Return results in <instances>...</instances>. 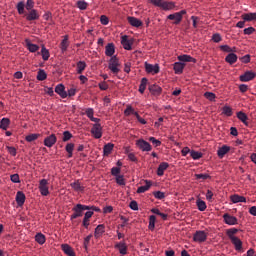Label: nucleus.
Returning a JSON list of instances; mask_svg holds the SVG:
<instances>
[{
  "mask_svg": "<svg viewBox=\"0 0 256 256\" xmlns=\"http://www.w3.org/2000/svg\"><path fill=\"white\" fill-rule=\"evenodd\" d=\"M26 19L27 21H36V19H39V14L37 13V10L31 9L26 16Z\"/></svg>",
  "mask_w": 256,
  "mask_h": 256,
  "instance_id": "nucleus-34",
  "label": "nucleus"
},
{
  "mask_svg": "<svg viewBox=\"0 0 256 256\" xmlns=\"http://www.w3.org/2000/svg\"><path fill=\"white\" fill-rule=\"evenodd\" d=\"M69 48V36H64L63 40L60 43V49L62 53H65Z\"/></svg>",
  "mask_w": 256,
  "mask_h": 256,
  "instance_id": "nucleus-33",
  "label": "nucleus"
},
{
  "mask_svg": "<svg viewBox=\"0 0 256 256\" xmlns=\"http://www.w3.org/2000/svg\"><path fill=\"white\" fill-rule=\"evenodd\" d=\"M75 149V144L69 143L66 145V151L68 153V157H73V150Z\"/></svg>",
  "mask_w": 256,
  "mask_h": 256,
  "instance_id": "nucleus-47",
  "label": "nucleus"
},
{
  "mask_svg": "<svg viewBox=\"0 0 256 256\" xmlns=\"http://www.w3.org/2000/svg\"><path fill=\"white\" fill-rule=\"evenodd\" d=\"M38 189L43 197H47L49 195V181L47 179L40 180Z\"/></svg>",
  "mask_w": 256,
  "mask_h": 256,
  "instance_id": "nucleus-4",
  "label": "nucleus"
},
{
  "mask_svg": "<svg viewBox=\"0 0 256 256\" xmlns=\"http://www.w3.org/2000/svg\"><path fill=\"white\" fill-rule=\"evenodd\" d=\"M55 143H57V136H55V134H51L44 139L45 147L51 148Z\"/></svg>",
  "mask_w": 256,
  "mask_h": 256,
  "instance_id": "nucleus-12",
  "label": "nucleus"
},
{
  "mask_svg": "<svg viewBox=\"0 0 256 256\" xmlns=\"http://www.w3.org/2000/svg\"><path fill=\"white\" fill-rule=\"evenodd\" d=\"M105 55L107 57H114L113 55H115V44L114 43H109L106 47H105Z\"/></svg>",
  "mask_w": 256,
  "mask_h": 256,
  "instance_id": "nucleus-24",
  "label": "nucleus"
},
{
  "mask_svg": "<svg viewBox=\"0 0 256 256\" xmlns=\"http://www.w3.org/2000/svg\"><path fill=\"white\" fill-rule=\"evenodd\" d=\"M135 113H139V112L135 111V109H133L132 105H127L126 109L124 110V115L126 117H129V115L135 116Z\"/></svg>",
  "mask_w": 256,
  "mask_h": 256,
  "instance_id": "nucleus-40",
  "label": "nucleus"
},
{
  "mask_svg": "<svg viewBox=\"0 0 256 256\" xmlns=\"http://www.w3.org/2000/svg\"><path fill=\"white\" fill-rule=\"evenodd\" d=\"M127 19H128V23H129L132 27L139 28V27H142V26H143V21H141V20L138 19V18H135V17H133V16H129Z\"/></svg>",
  "mask_w": 256,
  "mask_h": 256,
  "instance_id": "nucleus-17",
  "label": "nucleus"
},
{
  "mask_svg": "<svg viewBox=\"0 0 256 256\" xmlns=\"http://www.w3.org/2000/svg\"><path fill=\"white\" fill-rule=\"evenodd\" d=\"M39 137H41L40 134L34 133V134H30L28 136H26V141L28 143H32V141H37V139H39Z\"/></svg>",
  "mask_w": 256,
  "mask_h": 256,
  "instance_id": "nucleus-43",
  "label": "nucleus"
},
{
  "mask_svg": "<svg viewBox=\"0 0 256 256\" xmlns=\"http://www.w3.org/2000/svg\"><path fill=\"white\" fill-rule=\"evenodd\" d=\"M103 233H105V225L100 224L95 228V231H94L95 239H99V237H103Z\"/></svg>",
  "mask_w": 256,
  "mask_h": 256,
  "instance_id": "nucleus-23",
  "label": "nucleus"
},
{
  "mask_svg": "<svg viewBox=\"0 0 256 256\" xmlns=\"http://www.w3.org/2000/svg\"><path fill=\"white\" fill-rule=\"evenodd\" d=\"M17 11H18L19 15H23V13H25V3L23 1L18 2Z\"/></svg>",
  "mask_w": 256,
  "mask_h": 256,
  "instance_id": "nucleus-50",
  "label": "nucleus"
},
{
  "mask_svg": "<svg viewBox=\"0 0 256 256\" xmlns=\"http://www.w3.org/2000/svg\"><path fill=\"white\" fill-rule=\"evenodd\" d=\"M204 97L208 99V101H214L216 96L213 92H205Z\"/></svg>",
  "mask_w": 256,
  "mask_h": 256,
  "instance_id": "nucleus-56",
  "label": "nucleus"
},
{
  "mask_svg": "<svg viewBox=\"0 0 256 256\" xmlns=\"http://www.w3.org/2000/svg\"><path fill=\"white\" fill-rule=\"evenodd\" d=\"M155 221H157V217L155 215H151L149 218V229L153 231L155 229Z\"/></svg>",
  "mask_w": 256,
  "mask_h": 256,
  "instance_id": "nucleus-49",
  "label": "nucleus"
},
{
  "mask_svg": "<svg viewBox=\"0 0 256 256\" xmlns=\"http://www.w3.org/2000/svg\"><path fill=\"white\" fill-rule=\"evenodd\" d=\"M177 59L178 61H180V63H197V60L195 58L187 54L179 55Z\"/></svg>",
  "mask_w": 256,
  "mask_h": 256,
  "instance_id": "nucleus-13",
  "label": "nucleus"
},
{
  "mask_svg": "<svg viewBox=\"0 0 256 256\" xmlns=\"http://www.w3.org/2000/svg\"><path fill=\"white\" fill-rule=\"evenodd\" d=\"M229 151H231V147L228 145H223L222 147H220L217 150V155H218L219 159H223V157H225L227 155V153H229Z\"/></svg>",
  "mask_w": 256,
  "mask_h": 256,
  "instance_id": "nucleus-16",
  "label": "nucleus"
},
{
  "mask_svg": "<svg viewBox=\"0 0 256 256\" xmlns=\"http://www.w3.org/2000/svg\"><path fill=\"white\" fill-rule=\"evenodd\" d=\"M237 117L239 121H241L246 127L249 126V122H247L249 120V117L247 116V114L240 111L237 113Z\"/></svg>",
  "mask_w": 256,
  "mask_h": 256,
  "instance_id": "nucleus-32",
  "label": "nucleus"
},
{
  "mask_svg": "<svg viewBox=\"0 0 256 256\" xmlns=\"http://www.w3.org/2000/svg\"><path fill=\"white\" fill-rule=\"evenodd\" d=\"M241 18L246 22L256 21V12L244 13Z\"/></svg>",
  "mask_w": 256,
  "mask_h": 256,
  "instance_id": "nucleus-26",
  "label": "nucleus"
},
{
  "mask_svg": "<svg viewBox=\"0 0 256 256\" xmlns=\"http://www.w3.org/2000/svg\"><path fill=\"white\" fill-rule=\"evenodd\" d=\"M149 141L155 146V147H160L161 142L159 140H157V138L155 137H150Z\"/></svg>",
  "mask_w": 256,
  "mask_h": 256,
  "instance_id": "nucleus-62",
  "label": "nucleus"
},
{
  "mask_svg": "<svg viewBox=\"0 0 256 256\" xmlns=\"http://www.w3.org/2000/svg\"><path fill=\"white\" fill-rule=\"evenodd\" d=\"M136 145L139 148L140 151H146L149 152L151 151V144H149V142L143 140V139H139L136 141Z\"/></svg>",
  "mask_w": 256,
  "mask_h": 256,
  "instance_id": "nucleus-8",
  "label": "nucleus"
},
{
  "mask_svg": "<svg viewBox=\"0 0 256 256\" xmlns=\"http://www.w3.org/2000/svg\"><path fill=\"white\" fill-rule=\"evenodd\" d=\"M10 181H12V183H21V179L19 178V174H12L10 176Z\"/></svg>",
  "mask_w": 256,
  "mask_h": 256,
  "instance_id": "nucleus-57",
  "label": "nucleus"
},
{
  "mask_svg": "<svg viewBox=\"0 0 256 256\" xmlns=\"http://www.w3.org/2000/svg\"><path fill=\"white\" fill-rule=\"evenodd\" d=\"M223 115H226V117H231L233 115V110L229 106H224L222 108Z\"/></svg>",
  "mask_w": 256,
  "mask_h": 256,
  "instance_id": "nucleus-48",
  "label": "nucleus"
},
{
  "mask_svg": "<svg viewBox=\"0 0 256 256\" xmlns=\"http://www.w3.org/2000/svg\"><path fill=\"white\" fill-rule=\"evenodd\" d=\"M149 91L152 95H161V91H163V89L159 85L154 84L149 87Z\"/></svg>",
  "mask_w": 256,
  "mask_h": 256,
  "instance_id": "nucleus-36",
  "label": "nucleus"
},
{
  "mask_svg": "<svg viewBox=\"0 0 256 256\" xmlns=\"http://www.w3.org/2000/svg\"><path fill=\"white\" fill-rule=\"evenodd\" d=\"M230 201L233 203H247V198H245V196H240L239 194H234L230 196Z\"/></svg>",
  "mask_w": 256,
  "mask_h": 256,
  "instance_id": "nucleus-21",
  "label": "nucleus"
},
{
  "mask_svg": "<svg viewBox=\"0 0 256 256\" xmlns=\"http://www.w3.org/2000/svg\"><path fill=\"white\" fill-rule=\"evenodd\" d=\"M145 70L146 73H150L151 75H157V73H159L160 71L159 64L153 65L145 62Z\"/></svg>",
  "mask_w": 256,
  "mask_h": 256,
  "instance_id": "nucleus-9",
  "label": "nucleus"
},
{
  "mask_svg": "<svg viewBox=\"0 0 256 256\" xmlns=\"http://www.w3.org/2000/svg\"><path fill=\"white\" fill-rule=\"evenodd\" d=\"M155 199H165V193L161 191L154 192Z\"/></svg>",
  "mask_w": 256,
  "mask_h": 256,
  "instance_id": "nucleus-61",
  "label": "nucleus"
},
{
  "mask_svg": "<svg viewBox=\"0 0 256 256\" xmlns=\"http://www.w3.org/2000/svg\"><path fill=\"white\" fill-rule=\"evenodd\" d=\"M226 63H229V65H233V63H237V54L230 53L225 58Z\"/></svg>",
  "mask_w": 256,
  "mask_h": 256,
  "instance_id": "nucleus-37",
  "label": "nucleus"
},
{
  "mask_svg": "<svg viewBox=\"0 0 256 256\" xmlns=\"http://www.w3.org/2000/svg\"><path fill=\"white\" fill-rule=\"evenodd\" d=\"M256 77V73L253 71H246L244 74L240 75L239 80L242 83H247L249 81H253Z\"/></svg>",
  "mask_w": 256,
  "mask_h": 256,
  "instance_id": "nucleus-7",
  "label": "nucleus"
},
{
  "mask_svg": "<svg viewBox=\"0 0 256 256\" xmlns=\"http://www.w3.org/2000/svg\"><path fill=\"white\" fill-rule=\"evenodd\" d=\"M211 176L209 174H195V178L198 180L205 181L206 179H209Z\"/></svg>",
  "mask_w": 256,
  "mask_h": 256,
  "instance_id": "nucleus-58",
  "label": "nucleus"
},
{
  "mask_svg": "<svg viewBox=\"0 0 256 256\" xmlns=\"http://www.w3.org/2000/svg\"><path fill=\"white\" fill-rule=\"evenodd\" d=\"M40 55L42 56L43 61H49L51 54L49 53V49L45 47V45L41 46Z\"/></svg>",
  "mask_w": 256,
  "mask_h": 256,
  "instance_id": "nucleus-29",
  "label": "nucleus"
},
{
  "mask_svg": "<svg viewBox=\"0 0 256 256\" xmlns=\"http://www.w3.org/2000/svg\"><path fill=\"white\" fill-rule=\"evenodd\" d=\"M230 241L234 244L236 251H241V249H243V242L238 237L232 238Z\"/></svg>",
  "mask_w": 256,
  "mask_h": 256,
  "instance_id": "nucleus-31",
  "label": "nucleus"
},
{
  "mask_svg": "<svg viewBox=\"0 0 256 256\" xmlns=\"http://www.w3.org/2000/svg\"><path fill=\"white\" fill-rule=\"evenodd\" d=\"M55 93H57V95H59L62 99H67V91H65V85L58 84L55 87Z\"/></svg>",
  "mask_w": 256,
  "mask_h": 256,
  "instance_id": "nucleus-15",
  "label": "nucleus"
},
{
  "mask_svg": "<svg viewBox=\"0 0 256 256\" xmlns=\"http://www.w3.org/2000/svg\"><path fill=\"white\" fill-rule=\"evenodd\" d=\"M35 241H36V243H38L39 245H45L46 238H45V236L43 235V233H37V234L35 235Z\"/></svg>",
  "mask_w": 256,
  "mask_h": 256,
  "instance_id": "nucleus-39",
  "label": "nucleus"
},
{
  "mask_svg": "<svg viewBox=\"0 0 256 256\" xmlns=\"http://www.w3.org/2000/svg\"><path fill=\"white\" fill-rule=\"evenodd\" d=\"M237 228H232V229H228L227 230V235H228V237H229V239L231 240V239H235V237H237V236H235V234L237 233Z\"/></svg>",
  "mask_w": 256,
  "mask_h": 256,
  "instance_id": "nucleus-51",
  "label": "nucleus"
},
{
  "mask_svg": "<svg viewBox=\"0 0 256 256\" xmlns=\"http://www.w3.org/2000/svg\"><path fill=\"white\" fill-rule=\"evenodd\" d=\"M173 68H174V73H176V75H181V73H183V70L185 69V63L175 62Z\"/></svg>",
  "mask_w": 256,
  "mask_h": 256,
  "instance_id": "nucleus-25",
  "label": "nucleus"
},
{
  "mask_svg": "<svg viewBox=\"0 0 256 256\" xmlns=\"http://www.w3.org/2000/svg\"><path fill=\"white\" fill-rule=\"evenodd\" d=\"M74 213L71 215V219H77L78 217H83V204H77L73 208Z\"/></svg>",
  "mask_w": 256,
  "mask_h": 256,
  "instance_id": "nucleus-11",
  "label": "nucleus"
},
{
  "mask_svg": "<svg viewBox=\"0 0 256 256\" xmlns=\"http://www.w3.org/2000/svg\"><path fill=\"white\" fill-rule=\"evenodd\" d=\"M155 7H160L163 11H173L175 2H167L165 0H149Z\"/></svg>",
  "mask_w": 256,
  "mask_h": 256,
  "instance_id": "nucleus-1",
  "label": "nucleus"
},
{
  "mask_svg": "<svg viewBox=\"0 0 256 256\" xmlns=\"http://www.w3.org/2000/svg\"><path fill=\"white\" fill-rule=\"evenodd\" d=\"M16 203L19 207L25 204V193L18 191L16 194Z\"/></svg>",
  "mask_w": 256,
  "mask_h": 256,
  "instance_id": "nucleus-30",
  "label": "nucleus"
},
{
  "mask_svg": "<svg viewBox=\"0 0 256 256\" xmlns=\"http://www.w3.org/2000/svg\"><path fill=\"white\" fill-rule=\"evenodd\" d=\"M193 241L196 243H205L207 241V232L205 231H196L193 236Z\"/></svg>",
  "mask_w": 256,
  "mask_h": 256,
  "instance_id": "nucleus-5",
  "label": "nucleus"
},
{
  "mask_svg": "<svg viewBox=\"0 0 256 256\" xmlns=\"http://www.w3.org/2000/svg\"><path fill=\"white\" fill-rule=\"evenodd\" d=\"M87 67V64L83 61H79L77 63V73L81 74L85 71V68Z\"/></svg>",
  "mask_w": 256,
  "mask_h": 256,
  "instance_id": "nucleus-45",
  "label": "nucleus"
},
{
  "mask_svg": "<svg viewBox=\"0 0 256 256\" xmlns=\"http://www.w3.org/2000/svg\"><path fill=\"white\" fill-rule=\"evenodd\" d=\"M61 249L65 253V255L75 256V251H73V248L69 246V244H62Z\"/></svg>",
  "mask_w": 256,
  "mask_h": 256,
  "instance_id": "nucleus-27",
  "label": "nucleus"
},
{
  "mask_svg": "<svg viewBox=\"0 0 256 256\" xmlns=\"http://www.w3.org/2000/svg\"><path fill=\"white\" fill-rule=\"evenodd\" d=\"M190 156L194 161H197V159H201V157H203V153L192 150L190 151Z\"/></svg>",
  "mask_w": 256,
  "mask_h": 256,
  "instance_id": "nucleus-46",
  "label": "nucleus"
},
{
  "mask_svg": "<svg viewBox=\"0 0 256 256\" xmlns=\"http://www.w3.org/2000/svg\"><path fill=\"white\" fill-rule=\"evenodd\" d=\"M121 45L122 47H124V49L126 51H131L132 47H133V41L129 40V38L127 37V35L122 36L121 38Z\"/></svg>",
  "mask_w": 256,
  "mask_h": 256,
  "instance_id": "nucleus-10",
  "label": "nucleus"
},
{
  "mask_svg": "<svg viewBox=\"0 0 256 256\" xmlns=\"http://www.w3.org/2000/svg\"><path fill=\"white\" fill-rule=\"evenodd\" d=\"M255 31V28L248 27L244 29V35H253V32Z\"/></svg>",
  "mask_w": 256,
  "mask_h": 256,
  "instance_id": "nucleus-64",
  "label": "nucleus"
},
{
  "mask_svg": "<svg viewBox=\"0 0 256 256\" xmlns=\"http://www.w3.org/2000/svg\"><path fill=\"white\" fill-rule=\"evenodd\" d=\"M100 23L102 25H109V18L107 16H105V15H102L100 17Z\"/></svg>",
  "mask_w": 256,
  "mask_h": 256,
  "instance_id": "nucleus-63",
  "label": "nucleus"
},
{
  "mask_svg": "<svg viewBox=\"0 0 256 256\" xmlns=\"http://www.w3.org/2000/svg\"><path fill=\"white\" fill-rule=\"evenodd\" d=\"M91 133L95 139H101V137H103V128L101 127V124H94L91 129Z\"/></svg>",
  "mask_w": 256,
  "mask_h": 256,
  "instance_id": "nucleus-6",
  "label": "nucleus"
},
{
  "mask_svg": "<svg viewBox=\"0 0 256 256\" xmlns=\"http://www.w3.org/2000/svg\"><path fill=\"white\" fill-rule=\"evenodd\" d=\"M223 219L226 225H237L238 223L237 217L229 215L228 213L223 215Z\"/></svg>",
  "mask_w": 256,
  "mask_h": 256,
  "instance_id": "nucleus-14",
  "label": "nucleus"
},
{
  "mask_svg": "<svg viewBox=\"0 0 256 256\" xmlns=\"http://www.w3.org/2000/svg\"><path fill=\"white\" fill-rule=\"evenodd\" d=\"M6 149L12 157H15L17 155V149L13 146H6Z\"/></svg>",
  "mask_w": 256,
  "mask_h": 256,
  "instance_id": "nucleus-53",
  "label": "nucleus"
},
{
  "mask_svg": "<svg viewBox=\"0 0 256 256\" xmlns=\"http://www.w3.org/2000/svg\"><path fill=\"white\" fill-rule=\"evenodd\" d=\"M167 169H169V163H167V162L160 163V165L158 166V169H157L158 177H163V175H165V171H167Z\"/></svg>",
  "mask_w": 256,
  "mask_h": 256,
  "instance_id": "nucleus-18",
  "label": "nucleus"
},
{
  "mask_svg": "<svg viewBox=\"0 0 256 256\" xmlns=\"http://www.w3.org/2000/svg\"><path fill=\"white\" fill-rule=\"evenodd\" d=\"M145 183L146 184L144 186L138 187L136 193H145L146 191H149V189H151L153 183L149 180H145Z\"/></svg>",
  "mask_w": 256,
  "mask_h": 256,
  "instance_id": "nucleus-28",
  "label": "nucleus"
},
{
  "mask_svg": "<svg viewBox=\"0 0 256 256\" xmlns=\"http://www.w3.org/2000/svg\"><path fill=\"white\" fill-rule=\"evenodd\" d=\"M183 15H187V10H181L180 12L170 14L167 16V19L174 21V25H179V23L183 21Z\"/></svg>",
  "mask_w": 256,
  "mask_h": 256,
  "instance_id": "nucleus-3",
  "label": "nucleus"
},
{
  "mask_svg": "<svg viewBox=\"0 0 256 256\" xmlns=\"http://www.w3.org/2000/svg\"><path fill=\"white\" fill-rule=\"evenodd\" d=\"M70 186L72 187V189H74V191H76L77 193H81L84 191L85 187H83V185H81V182L79 181H75L73 183L70 184Z\"/></svg>",
  "mask_w": 256,
  "mask_h": 256,
  "instance_id": "nucleus-35",
  "label": "nucleus"
},
{
  "mask_svg": "<svg viewBox=\"0 0 256 256\" xmlns=\"http://www.w3.org/2000/svg\"><path fill=\"white\" fill-rule=\"evenodd\" d=\"M114 147H115V144L113 143L105 144L103 148V156L109 157V155H111V153L113 152Z\"/></svg>",
  "mask_w": 256,
  "mask_h": 256,
  "instance_id": "nucleus-22",
  "label": "nucleus"
},
{
  "mask_svg": "<svg viewBox=\"0 0 256 256\" xmlns=\"http://www.w3.org/2000/svg\"><path fill=\"white\" fill-rule=\"evenodd\" d=\"M10 124L11 120H9V118H2V120L0 121V129H3V131H7Z\"/></svg>",
  "mask_w": 256,
  "mask_h": 256,
  "instance_id": "nucleus-38",
  "label": "nucleus"
},
{
  "mask_svg": "<svg viewBox=\"0 0 256 256\" xmlns=\"http://www.w3.org/2000/svg\"><path fill=\"white\" fill-rule=\"evenodd\" d=\"M25 7H26L27 11H31V9H33V7H35V2L33 0H27Z\"/></svg>",
  "mask_w": 256,
  "mask_h": 256,
  "instance_id": "nucleus-59",
  "label": "nucleus"
},
{
  "mask_svg": "<svg viewBox=\"0 0 256 256\" xmlns=\"http://www.w3.org/2000/svg\"><path fill=\"white\" fill-rule=\"evenodd\" d=\"M114 247L119 251L120 255H127V244L125 242H119Z\"/></svg>",
  "mask_w": 256,
  "mask_h": 256,
  "instance_id": "nucleus-20",
  "label": "nucleus"
},
{
  "mask_svg": "<svg viewBox=\"0 0 256 256\" xmlns=\"http://www.w3.org/2000/svg\"><path fill=\"white\" fill-rule=\"evenodd\" d=\"M36 79L38 81H45V79H47V72H45V70H43V69H40L38 71Z\"/></svg>",
  "mask_w": 256,
  "mask_h": 256,
  "instance_id": "nucleus-41",
  "label": "nucleus"
},
{
  "mask_svg": "<svg viewBox=\"0 0 256 256\" xmlns=\"http://www.w3.org/2000/svg\"><path fill=\"white\" fill-rule=\"evenodd\" d=\"M25 43H26V47H27V49H28V51H29L30 53H37V51H39V45L33 44V43L31 42V40L26 39V40H25Z\"/></svg>",
  "mask_w": 256,
  "mask_h": 256,
  "instance_id": "nucleus-19",
  "label": "nucleus"
},
{
  "mask_svg": "<svg viewBox=\"0 0 256 256\" xmlns=\"http://www.w3.org/2000/svg\"><path fill=\"white\" fill-rule=\"evenodd\" d=\"M108 69H110L113 75H119V71H121V64L119 63V58H117V56H112L109 59Z\"/></svg>",
  "mask_w": 256,
  "mask_h": 256,
  "instance_id": "nucleus-2",
  "label": "nucleus"
},
{
  "mask_svg": "<svg viewBox=\"0 0 256 256\" xmlns=\"http://www.w3.org/2000/svg\"><path fill=\"white\" fill-rule=\"evenodd\" d=\"M196 205H197V208L200 210V211H205V209H207V204L205 203V201L201 200V199H198L196 201Z\"/></svg>",
  "mask_w": 256,
  "mask_h": 256,
  "instance_id": "nucleus-44",
  "label": "nucleus"
},
{
  "mask_svg": "<svg viewBox=\"0 0 256 256\" xmlns=\"http://www.w3.org/2000/svg\"><path fill=\"white\" fill-rule=\"evenodd\" d=\"M111 173L112 175L116 178V177H119L121 175V168L119 167H113L111 169Z\"/></svg>",
  "mask_w": 256,
  "mask_h": 256,
  "instance_id": "nucleus-55",
  "label": "nucleus"
},
{
  "mask_svg": "<svg viewBox=\"0 0 256 256\" xmlns=\"http://www.w3.org/2000/svg\"><path fill=\"white\" fill-rule=\"evenodd\" d=\"M89 4H87V2L85 1H78L77 2V7L78 9H80V11H85V9H87Z\"/></svg>",
  "mask_w": 256,
  "mask_h": 256,
  "instance_id": "nucleus-52",
  "label": "nucleus"
},
{
  "mask_svg": "<svg viewBox=\"0 0 256 256\" xmlns=\"http://www.w3.org/2000/svg\"><path fill=\"white\" fill-rule=\"evenodd\" d=\"M145 89H147V78H142L140 86H139V92L141 94H144Z\"/></svg>",
  "mask_w": 256,
  "mask_h": 256,
  "instance_id": "nucleus-42",
  "label": "nucleus"
},
{
  "mask_svg": "<svg viewBox=\"0 0 256 256\" xmlns=\"http://www.w3.org/2000/svg\"><path fill=\"white\" fill-rule=\"evenodd\" d=\"M73 135L69 131H64L63 133V141H69Z\"/></svg>",
  "mask_w": 256,
  "mask_h": 256,
  "instance_id": "nucleus-60",
  "label": "nucleus"
},
{
  "mask_svg": "<svg viewBox=\"0 0 256 256\" xmlns=\"http://www.w3.org/2000/svg\"><path fill=\"white\" fill-rule=\"evenodd\" d=\"M115 179H116L117 185L125 187V178L123 177V175L117 176Z\"/></svg>",
  "mask_w": 256,
  "mask_h": 256,
  "instance_id": "nucleus-54",
  "label": "nucleus"
}]
</instances>
